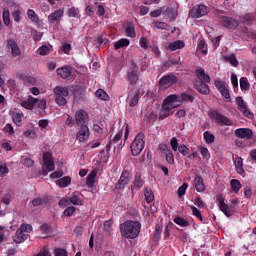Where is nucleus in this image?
<instances>
[{
    "label": "nucleus",
    "mask_w": 256,
    "mask_h": 256,
    "mask_svg": "<svg viewBox=\"0 0 256 256\" xmlns=\"http://www.w3.org/2000/svg\"><path fill=\"white\" fill-rule=\"evenodd\" d=\"M141 229V222L136 220H126L120 224V234L125 239H137Z\"/></svg>",
    "instance_id": "1"
},
{
    "label": "nucleus",
    "mask_w": 256,
    "mask_h": 256,
    "mask_svg": "<svg viewBox=\"0 0 256 256\" xmlns=\"http://www.w3.org/2000/svg\"><path fill=\"white\" fill-rule=\"evenodd\" d=\"M195 75L198 80H195L194 88L202 95H209L210 88L206 83H210V76L205 72L203 68H197L195 71Z\"/></svg>",
    "instance_id": "2"
},
{
    "label": "nucleus",
    "mask_w": 256,
    "mask_h": 256,
    "mask_svg": "<svg viewBox=\"0 0 256 256\" xmlns=\"http://www.w3.org/2000/svg\"><path fill=\"white\" fill-rule=\"evenodd\" d=\"M145 144V134L138 133L134 138L133 142L131 143V154L133 155V157H138V155H141L142 151L145 148Z\"/></svg>",
    "instance_id": "3"
},
{
    "label": "nucleus",
    "mask_w": 256,
    "mask_h": 256,
    "mask_svg": "<svg viewBox=\"0 0 256 256\" xmlns=\"http://www.w3.org/2000/svg\"><path fill=\"white\" fill-rule=\"evenodd\" d=\"M31 231H32V226L30 224H22L16 231V234L13 236V241L16 244L23 243L25 240L28 239L29 233Z\"/></svg>",
    "instance_id": "4"
},
{
    "label": "nucleus",
    "mask_w": 256,
    "mask_h": 256,
    "mask_svg": "<svg viewBox=\"0 0 256 256\" xmlns=\"http://www.w3.org/2000/svg\"><path fill=\"white\" fill-rule=\"evenodd\" d=\"M132 178L133 175L129 170H123L118 181L114 185L115 190L120 191L125 189V187L129 185Z\"/></svg>",
    "instance_id": "5"
},
{
    "label": "nucleus",
    "mask_w": 256,
    "mask_h": 256,
    "mask_svg": "<svg viewBox=\"0 0 256 256\" xmlns=\"http://www.w3.org/2000/svg\"><path fill=\"white\" fill-rule=\"evenodd\" d=\"M55 94V101L59 106H65L67 104V100L65 97L69 95L68 88L64 86H56L53 90Z\"/></svg>",
    "instance_id": "6"
},
{
    "label": "nucleus",
    "mask_w": 256,
    "mask_h": 256,
    "mask_svg": "<svg viewBox=\"0 0 256 256\" xmlns=\"http://www.w3.org/2000/svg\"><path fill=\"white\" fill-rule=\"evenodd\" d=\"M139 66L137 63L132 62L127 70V81L131 86H135L139 81Z\"/></svg>",
    "instance_id": "7"
},
{
    "label": "nucleus",
    "mask_w": 256,
    "mask_h": 256,
    "mask_svg": "<svg viewBox=\"0 0 256 256\" xmlns=\"http://www.w3.org/2000/svg\"><path fill=\"white\" fill-rule=\"evenodd\" d=\"M209 117L211 120L217 122L221 126H232L234 123L228 117L222 115L216 110H213L209 113Z\"/></svg>",
    "instance_id": "8"
},
{
    "label": "nucleus",
    "mask_w": 256,
    "mask_h": 256,
    "mask_svg": "<svg viewBox=\"0 0 256 256\" xmlns=\"http://www.w3.org/2000/svg\"><path fill=\"white\" fill-rule=\"evenodd\" d=\"M215 87L221 93L224 100L229 103L231 102V94L229 90V86H227L226 82H222V80H215Z\"/></svg>",
    "instance_id": "9"
},
{
    "label": "nucleus",
    "mask_w": 256,
    "mask_h": 256,
    "mask_svg": "<svg viewBox=\"0 0 256 256\" xmlns=\"http://www.w3.org/2000/svg\"><path fill=\"white\" fill-rule=\"evenodd\" d=\"M176 82H177V78L175 74L169 73L166 76H162V78H160L159 88L162 90H167L171 86L175 85Z\"/></svg>",
    "instance_id": "10"
},
{
    "label": "nucleus",
    "mask_w": 256,
    "mask_h": 256,
    "mask_svg": "<svg viewBox=\"0 0 256 256\" xmlns=\"http://www.w3.org/2000/svg\"><path fill=\"white\" fill-rule=\"evenodd\" d=\"M43 163L45 167V169L42 170L44 176H47L48 172H53L55 170V163L50 152H45L43 154Z\"/></svg>",
    "instance_id": "11"
},
{
    "label": "nucleus",
    "mask_w": 256,
    "mask_h": 256,
    "mask_svg": "<svg viewBox=\"0 0 256 256\" xmlns=\"http://www.w3.org/2000/svg\"><path fill=\"white\" fill-rule=\"evenodd\" d=\"M209 8L206 5L200 4L189 11V16L192 19H200L208 14Z\"/></svg>",
    "instance_id": "12"
},
{
    "label": "nucleus",
    "mask_w": 256,
    "mask_h": 256,
    "mask_svg": "<svg viewBox=\"0 0 256 256\" xmlns=\"http://www.w3.org/2000/svg\"><path fill=\"white\" fill-rule=\"evenodd\" d=\"M220 19L221 25L228 30L235 31L239 27V21L233 17L220 16Z\"/></svg>",
    "instance_id": "13"
},
{
    "label": "nucleus",
    "mask_w": 256,
    "mask_h": 256,
    "mask_svg": "<svg viewBox=\"0 0 256 256\" xmlns=\"http://www.w3.org/2000/svg\"><path fill=\"white\" fill-rule=\"evenodd\" d=\"M218 206L220 211L223 212L226 217L230 218L233 215L232 207H230L227 203H225V199L222 194L217 196Z\"/></svg>",
    "instance_id": "14"
},
{
    "label": "nucleus",
    "mask_w": 256,
    "mask_h": 256,
    "mask_svg": "<svg viewBox=\"0 0 256 256\" xmlns=\"http://www.w3.org/2000/svg\"><path fill=\"white\" fill-rule=\"evenodd\" d=\"M89 120V116L86 111L83 109L78 110L75 113V123L80 127V126H87Z\"/></svg>",
    "instance_id": "15"
},
{
    "label": "nucleus",
    "mask_w": 256,
    "mask_h": 256,
    "mask_svg": "<svg viewBox=\"0 0 256 256\" xmlns=\"http://www.w3.org/2000/svg\"><path fill=\"white\" fill-rule=\"evenodd\" d=\"M143 96V94H141V90L138 89L134 92V90H132L129 94H128V101H129V107L134 108L139 104V100L141 99V97Z\"/></svg>",
    "instance_id": "16"
},
{
    "label": "nucleus",
    "mask_w": 256,
    "mask_h": 256,
    "mask_svg": "<svg viewBox=\"0 0 256 256\" xmlns=\"http://www.w3.org/2000/svg\"><path fill=\"white\" fill-rule=\"evenodd\" d=\"M7 49L11 51L12 57H19L21 56V48L17 44V41L13 38L7 40Z\"/></svg>",
    "instance_id": "17"
},
{
    "label": "nucleus",
    "mask_w": 256,
    "mask_h": 256,
    "mask_svg": "<svg viewBox=\"0 0 256 256\" xmlns=\"http://www.w3.org/2000/svg\"><path fill=\"white\" fill-rule=\"evenodd\" d=\"M236 104H238V110H240V112H242V114L246 117H248V119H252L253 118V113H251L248 108H247V104L245 103V101L243 100L242 97H238L236 98Z\"/></svg>",
    "instance_id": "18"
},
{
    "label": "nucleus",
    "mask_w": 256,
    "mask_h": 256,
    "mask_svg": "<svg viewBox=\"0 0 256 256\" xmlns=\"http://www.w3.org/2000/svg\"><path fill=\"white\" fill-rule=\"evenodd\" d=\"M79 132L77 133V140H79V142L84 143L86 141H88L89 137H90V130L88 125H83V126H79Z\"/></svg>",
    "instance_id": "19"
},
{
    "label": "nucleus",
    "mask_w": 256,
    "mask_h": 256,
    "mask_svg": "<svg viewBox=\"0 0 256 256\" xmlns=\"http://www.w3.org/2000/svg\"><path fill=\"white\" fill-rule=\"evenodd\" d=\"M145 185V180L142 178V173L137 172L134 176L133 185H131L132 191H140Z\"/></svg>",
    "instance_id": "20"
},
{
    "label": "nucleus",
    "mask_w": 256,
    "mask_h": 256,
    "mask_svg": "<svg viewBox=\"0 0 256 256\" xmlns=\"http://www.w3.org/2000/svg\"><path fill=\"white\" fill-rule=\"evenodd\" d=\"M63 17H64V10L58 9L48 16V23L50 25H54L55 23H60Z\"/></svg>",
    "instance_id": "21"
},
{
    "label": "nucleus",
    "mask_w": 256,
    "mask_h": 256,
    "mask_svg": "<svg viewBox=\"0 0 256 256\" xmlns=\"http://www.w3.org/2000/svg\"><path fill=\"white\" fill-rule=\"evenodd\" d=\"M123 28L125 29V35L128 38L134 39L137 36L136 33V27L133 22L127 21L124 25Z\"/></svg>",
    "instance_id": "22"
},
{
    "label": "nucleus",
    "mask_w": 256,
    "mask_h": 256,
    "mask_svg": "<svg viewBox=\"0 0 256 256\" xmlns=\"http://www.w3.org/2000/svg\"><path fill=\"white\" fill-rule=\"evenodd\" d=\"M235 135L241 139H251L253 137V131L249 128H238L235 131Z\"/></svg>",
    "instance_id": "23"
},
{
    "label": "nucleus",
    "mask_w": 256,
    "mask_h": 256,
    "mask_svg": "<svg viewBox=\"0 0 256 256\" xmlns=\"http://www.w3.org/2000/svg\"><path fill=\"white\" fill-rule=\"evenodd\" d=\"M193 187H195L198 193H203L206 189L205 183L201 176L196 175L195 179L192 182Z\"/></svg>",
    "instance_id": "24"
},
{
    "label": "nucleus",
    "mask_w": 256,
    "mask_h": 256,
    "mask_svg": "<svg viewBox=\"0 0 256 256\" xmlns=\"http://www.w3.org/2000/svg\"><path fill=\"white\" fill-rule=\"evenodd\" d=\"M38 99L33 98L32 96H30L28 98V100L22 101L21 102V106L27 110H32L35 106V104L37 103Z\"/></svg>",
    "instance_id": "25"
},
{
    "label": "nucleus",
    "mask_w": 256,
    "mask_h": 256,
    "mask_svg": "<svg viewBox=\"0 0 256 256\" xmlns=\"http://www.w3.org/2000/svg\"><path fill=\"white\" fill-rule=\"evenodd\" d=\"M164 101L170 105H174L176 107L181 106L180 96L179 95H169Z\"/></svg>",
    "instance_id": "26"
},
{
    "label": "nucleus",
    "mask_w": 256,
    "mask_h": 256,
    "mask_svg": "<svg viewBox=\"0 0 256 256\" xmlns=\"http://www.w3.org/2000/svg\"><path fill=\"white\" fill-rule=\"evenodd\" d=\"M57 73L62 79H67L71 76L72 71L70 66H64V67L58 68Z\"/></svg>",
    "instance_id": "27"
},
{
    "label": "nucleus",
    "mask_w": 256,
    "mask_h": 256,
    "mask_svg": "<svg viewBox=\"0 0 256 256\" xmlns=\"http://www.w3.org/2000/svg\"><path fill=\"white\" fill-rule=\"evenodd\" d=\"M130 45V40L127 38H121L118 41L114 42V49L116 51L122 49V48H126L129 47Z\"/></svg>",
    "instance_id": "28"
},
{
    "label": "nucleus",
    "mask_w": 256,
    "mask_h": 256,
    "mask_svg": "<svg viewBox=\"0 0 256 256\" xmlns=\"http://www.w3.org/2000/svg\"><path fill=\"white\" fill-rule=\"evenodd\" d=\"M49 203V198L48 196H43V197H36L32 200V206L33 207H39L43 206Z\"/></svg>",
    "instance_id": "29"
},
{
    "label": "nucleus",
    "mask_w": 256,
    "mask_h": 256,
    "mask_svg": "<svg viewBox=\"0 0 256 256\" xmlns=\"http://www.w3.org/2000/svg\"><path fill=\"white\" fill-rule=\"evenodd\" d=\"M184 46H185V44L182 40H176V41L170 42L168 44V49L170 51H176V50H179V49H183Z\"/></svg>",
    "instance_id": "30"
},
{
    "label": "nucleus",
    "mask_w": 256,
    "mask_h": 256,
    "mask_svg": "<svg viewBox=\"0 0 256 256\" xmlns=\"http://www.w3.org/2000/svg\"><path fill=\"white\" fill-rule=\"evenodd\" d=\"M224 60L228 63H230L233 67L237 68L239 66V60L235 56L234 53L225 55Z\"/></svg>",
    "instance_id": "31"
},
{
    "label": "nucleus",
    "mask_w": 256,
    "mask_h": 256,
    "mask_svg": "<svg viewBox=\"0 0 256 256\" xmlns=\"http://www.w3.org/2000/svg\"><path fill=\"white\" fill-rule=\"evenodd\" d=\"M56 184L62 189L67 188L71 184V177L65 176L60 178L57 180Z\"/></svg>",
    "instance_id": "32"
},
{
    "label": "nucleus",
    "mask_w": 256,
    "mask_h": 256,
    "mask_svg": "<svg viewBox=\"0 0 256 256\" xmlns=\"http://www.w3.org/2000/svg\"><path fill=\"white\" fill-rule=\"evenodd\" d=\"M23 117H24L23 113H19V112L12 113V121L17 126L23 125Z\"/></svg>",
    "instance_id": "33"
},
{
    "label": "nucleus",
    "mask_w": 256,
    "mask_h": 256,
    "mask_svg": "<svg viewBox=\"0 0 256 256\" xmlns=\"http://www.w3.org/2000/svg\"><path fill=\"white\" fill-rule=\"evenodd\" d=\"M97 177V172L92 171L90 174H88V177H86V186L88 188H93L95 185V178Z\"/></svg>",
    "instance_id": "34"
},
{
    "label": "nucleus",
    "mask_w": 256,
    "mask_h": 256,
    "mask_svg": "<svg viewBox=\"0 0 256 256\" xmlns=\"http://www.w3.org/2000/svg\"><path fill=\"white\" fill-rule=\"evenodd\" d=\"M242 24L250 25L255 21V15L252 13L245 14L240 17Z\"/></svg>",
    "instance_id": "35"
},
{
    "label": "nucleus",
    "mask_w": 256,
    "mask_h": 256,
    "mask_svg": "<svg viewBox=\"0 0 256 256\" xmlns=\"http://www.w3.org/2000/svg\"><path fill=\"white\" fill-rule=\"evenodd\" d=\"M234 163H235V167H236V172H238V174L242 175L244 173L243 159L239 156H236V158L234 159Z\"/></svg>",
    "instance_id": "36"
},
{
    "label": "nucleus",
    "mask_w": 256,
    "mask_h": 256,
    "mask_svg": "<svg viewBox=\"0 0 256 256\" xmlns=\"http://www.w3.org/2000/svg\"><path fill=\"white\" fill-rule=\"evenodd\" d=\"M240 89L242 92H247L251 89V84L248 78L242 77L240 78Z\"/></svg>",
    "instance_id": "37"
},
{
    "label": "nucleus",
    "mask_w": 256,
    "mask_h": 256,
    "mask_svg": "<svg viewBox=\"0 0 256 256\" xmlns=\"http://www.w3.org/2000/svg\"><path fill=\"white\" fill-rule=\"evenodd\" d=\"M144 197H145V201L148 204H151L155 200L154 192L149 188H145Z\"/></svg>",
    "instance_id": "38"
},
{
    "label": "nucleus",
    "mask_w": 256,
    "mask_h": 256,
    "mask_svg": "<svg viewBox=\"0 0 256 256\" xmlns=\"http://www.w3.org/2000/svg\"><path fill=\"white\" fill-rule=\"evenodd\" d=\"M96 98L102 101L110 100V96L102 88H98V91L96 92Z\"/></svg>",
    "instance_id": "39"
},
{
    "label": "nucleus",
    "mask_w": 256,
    "mask_h": 256,
    "mask_svg": "<svg viewBox=\"0 0 256 256\" xmlns=\"http://www.w3.org/2000/svg\"><path fill=\"white\" fill-rule=\"evenodd\" d=\"M174 223L180 227H188L190 223L183 217L176 216L174 218Z\"/></svg>",
    "instance_id": "40"
},
{
    "label": "nucleus",
    "mask_w": 256,
    "mask_h": 256,
    "mask_svg": "<svg viewBox=\"0 0 256 256\" xmlns=\"http://www.w3.org/2000/svg\"><path fill=\"white\" fill-rule=\"evenodd\" d=\"M231 188L234 193H239L240 189L242 188V184L238 179L231 180Z\"/></svg>",
    "instance_id": "41"
},
{
    "label": "nucleus",
    "mask_w": 256,
    "mask_h": 256,
    "mask_svg": "<svg viewBox=\"0 0 256 256\" xmlns=\"http://www.w3.org/2000/svg\"><path fill=\"white\" fill-rule=\"evenodd\" d=\"M27 16L31 20L32 23H35V24L39 23V17L36 15L34 10L29 9L27 11Z\"/></svg>",
    "instance_id": "42"
},
{
    "label": "nucleus",
    "mask_w": 256,
    "mask_h": 256,
    "mask_svg": "<svg viewBox=\"0 0 256 256\" xmlns=\"http://www.w3.org/2000/svg\"><path fill=\"white\" fill-rule=\"evenodd\" d=\"M180 105L182 102H190L192 103L194 101V97L191 95H188L187 93H182L179 95Z\"/></svg>",
    "instance_id": "43"
},
{
    "label": "nucleus",
    "mask_w": 256,
    "mask_h": 256,
    "mask_svg": "<svg viewBox=\"0 0 256 256\" xmlns=\"http://www.w3.org/2000/svg\"><path fill=\"white\" fill-rule=\"evenodd\" d=\"M21 80L28 85H36V78L33 76L22 75Z\"/></svg>",
    "instance_id": "44"
},
{
    "label": "nucleus",
    "mask_w": 256,
    "mask_h": 256,
    "mask_svg": "<svg viewBox=\"0 0 256 256\" xmlns=\"http://www.w3.org/2000/svg\"><path fill=\"white\" fill-rule=\"evenodd\" d=\"M2 18H3V23L6 27H9V25H11V18L9 17V10L8 9H4L3 14H2Z\"/></svg>",
    "instance_id": "45"
},
{
    "label": "nucleus",
    "mask_w": 256,
    "mask_h": 256,
    "mask_svg": "<svg viewBox=\"0 0 256 256\" xmlns=\"http://www.w3.org/2000/svg\"><path fill=\"white\" fill-rule=\"evenodd\" d=\"M166 161L169 163V165H175V155H173V151L167 150Z\"/></svg>",
    "instance_id": "46"
},
{
    "label": "nucleus",
    "mask_w": 256,
    "mask_h": 256,
    "mask_svg": "<svg viewBox=\"0 0 256 256\" xmlns=\"http://www.w3.org/2000/svg\"><path fill=\"white\" fill-rule=\"evenodd\" d=\"M163 231V226H161L160 224H157L155 226V230H154V239L156 241L161 239V232Z\"/></svg>",
    "instance_id": "47"
},
{
    "label": "nucleus",
    "mask_w": 256,
    "mask_h": 256,
    "mask_svg": "<svg viewBox=\"0 0 256 256\" xmlns=\"http://www.w3.org/2000/svg\"><path fill=\"white\" fill-rule=\"evenodd\" d=\"M191 211L193 216H195L199 221L203 222V216L197 207L191 206Z\"/></svg>",
    "instance_id": "48"
},
{
    "label": "nucleus",
    "mask_w": 256,
    "mask_h": 256,
    "mask_svg": "<svg viewBox=\"0 0 256 256\" xmlns=\"http://www.w3.org/2000/svg\"><path fill=\"white\" fill-rule=\"evenodd\" d=\"M9 174V168L6 163L0 162V177H5Z\"/></svg>",
    "instance_id": "49"
},
{
    "label": "nucleus",
    "mask_w": 256,
    "mask_h": 256,
    "mask_svg": "<svg viewBox=\"0 0 256 256\" xmlns=\"http://www.w3.org/2000/svg\"><path fill=\"white\" fill-rule=\"evenodd\" d=\"M188 189V183H183L177 190V195L179 198L183 197L186 194V190Z\"/></svg>",
    "instance_id": "50"
},
{
    "label": "nucleus",
    "mask_w": 256,
    "mask_h": 256,
    "mask_svg": "<svg viewBox=\"0 0 256 256\" xmlns=\"http://www.w3.org/2000/svg\"><path fill=\"white\" fill-rule=\"evenodd\" d=\"M203 137H204L207 144H212L215 141V136L212 133L208 132V131H206L203 134Z\"/></svg>",
    "instance_id": "51"
},
{
    "label": "nucleus",
    "mask_w": 256,
    "mask_h": 256,
    "mask_svg": "<svg viewBox=\"0 0 256 256\" xmlns=\"http://www.w3.org/2000/svg\"><path fill=\"white\" fill-rule=\"evenodd\" d=\"M40 229H41V232L45 235H51L52 233V227L47 223L42 224Z\"/></svg>",
    "instance_id": "52"
},
{
    "label": "nucleus",
    "mask_w": 256,
    "mask_h": 256,
    "mask_svg": "<svg viewBox=\"0 0 256 256\" xmlns=\"http://www.w3.org/2000/svg\"><path fill=\"white\" fill-rule=\"evenodd\" d=\"M69 18H79V10L75 7H72L68 10Z\"/></svg>",
    "instance_id": "53"
},
{
    "label": "nucleus",
    "mask_w": 256,
    "mask_h": 256,
    "mask_svg": "<svg viewBox=\"0 0 256 256\" xmlns=\"http://www.w3.org/2000/svg\"><path fill=\"white\" fill-rule=\"evenodd\" d=\"M177 150L179 153H181V155H183V157H186V155H189L190 153L189 148L184 144L180 145Z\"/></svg>",
    "instance_id": "54"
},
{
    "label": "nucleus",
    "mask_w": 256,
    "mask_h": 256,
    "mask_svg": "<svg viewBox=\"0 0 256 256\" xmlns=\"http://www.w3.org/2000/svg\"><path fill=\"white\" fill-rule=\"evenodd\" d=\"M164 15L168 16L169 18H175L176 17V12L175 8L168 7L164 10Z\"/></svg>",
    "instance_id": "55"
},
{
    "label": "nucleus",
    "mask_w": 256,
    "mask_h": 256,
    "mask_svg": "<svg viewBox=\"0 0 256 256\" xmlns=\"http://www.w3.org/2000/svg\"><path fill=\"white\" fill-rule=\"evenodd\" d=\"M176 106L175 105H172L170 103H167L166 100H164L163 102V105H162V110L165 111V112H168L170 113L172 109H175Z\"/></svg>",
    "instance_id": "56"
},
{
    "label": "nucleus",
    "mask_w": 256,
    "mask_h": 256,
    "mask_svg": "<svg viewBox=\"0 0 256 256\" xmlns=\"http://www.w3.org/2000/svg\"><path fill=\"white\" fill-rule=\"evenodd\" d=\"M39 55L46 56L50 53V49L47 45H42L38 48Z\"/></svg>",
    "instance_id": "57"
},
{
    "label": "nucleus",
    "mask_w": 256,
    "mask_h": 256,
    "mask_svg": "<svg viewBox=\"0 0 256 256\" xmlns=\"http://www.w3.org/2000/svg\"><path fill=\"white\" fill-rule=\"evenodd\" d=\"M200 153H201L203 159H207V161L211 157L209 150L206 147H200Z\"/></svg>",
    "instance_id": "58"
},
{
    "label": "nucleus",
    "mask_w": 256,
    "mask_h": 256,
    "mask_svg": "<svg viewBox=\"0 0 256 256\" xmlns=\"http://www.w3.org/2000/svg\"><path fill=\"white\" fill-rule=\"evenodd\" d=\"M194 205L197 206L199 209L205 208V203L203 202L200 196L195 198Z\"/></svg>",
    "instance_id": "59"
},
{
    "label": "nucleus",
    "mask_w": 256,
    "mask_h": 256,
    "mask_svg": "<svg viewBox=\"0 0 256 256\" xmlns=\"http://www.w3.org/2000/svg\"><path fill=\"white\" fill-rule=\"evenodd\" d=\"M76 211V207L70 206L64 211V216L66 217H71Z\"/></svg>",
    "instance_id": "60"
},
{
    "label": "nucleus",
    "mask_w": 256,
    "mask_h": 256,
    "mask_svg": "<svg viewBox=\"0 0 256 256\" xmlns=\"http://www.w3.org/2000/svg\"><path fill=\"white\" fill-rule=\"evenodd\" d=\"M75 124H76V120L74 121L70 115H67L65 125L68 126L69 128H72V127H74Z\"/></svg>",
    "instance_id": "61"
},
{
    "label": "nucleus",
    "mask_w": 256,
    "mask_h": 256,
    "mask_svg": "<svg viewBox=\"0 0 256 256\" xmlns=\"http://www.w3.org/2000/svg\"><path fill=\"white\" fill-rule=\"evenodd\" d=\"M55 256H68V253L65 249L57 248L54 251Z\"/></svg>",
    "instance_id": "62"
},
{
    "label": "nucleus",
    "mask_w": 256,
    "mask_h": 256,
    "mask_svg": "<svg viewBox=\"0 0 256 256\" xmlns=\"http://www.w3.org/2000/svg\"><path fill=\"white\" fill-rule=\"evenodd\" d=\"M170 145L172 147V149L174 151H177L179 146H178V140L175 138V137H172L171 140H170Z\"/></svg>",
    "instance_id": "63"
},
{
    "label": "nucleus",
    "mask_w": 256,
    "mask_h": 256,
    "mask_svg": "<svg viewBox=\"0 0 256 256\" xmlns=\"http://www.w3.org/2000/svg\"><path fill=\"white\" fill-rule=\"evenodd\" d=\"M34 256H51L49 249L47 247H44L38 254Z\"/></svg>",
    "instance_id": "64"
}]
</instances>
